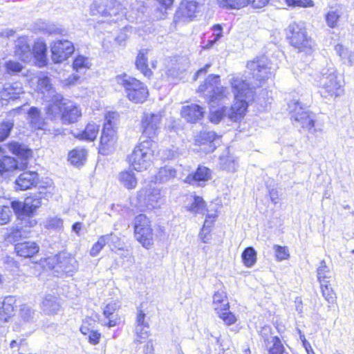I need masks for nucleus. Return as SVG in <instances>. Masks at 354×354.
I'll list each match as a JSON object with an SVG mask.
<instances>
[{"mask_svg": "<svg viewBox=\"0 0 354 354\" xmlns=\"http://www.w3.org/2000/svg\"><path fill=\"white\" fill-rule=\"evenodd\" d=\"M229 82L234 99L231 107H227V119L233 122H239L246 115L248 106L247 100L252 96L254 86L239 75H231Z\"/></svg>", "mask_w": 354, "mask_h": 354, "instance_id": "nucleus-1", "label": "nucleus"}, {"mask_svg": "<svg viewBox=\"0 0 354 354\" xmlns=\"http://www.w3.org/2000/svg\"><path fill=\"white\" fill-rule=\"evenodd\" d=\"M156 143L151 140H145L140 142L129 156V162L138 171L147 170L152 164Z\"/></svg>", "mask_w": 354, "mask_h": 354, "instance_id": "nucleus-2", "label": "nucleus"}, {"mask_svg": "<svg viewBox=\"0 0 354 354\" xmlns=\"http://www.w3.org/2000/svg\"><path fill=\"white\" fill-rule=\"evenodd\" d=\"M290 44L299 52L310 54L313 52L315 43L308 36L304 23L292 22L286 30Z\"/></svg>", "mask_w": 354, "mask_h": 354, "instance_id": "nucleus-3", "label": "nucleus"}, {"mask_svg": "<svg viewBox=\"0 0 354 354\" xmlns=\"http://www.w3.org/2000/svg\"><path fill=\"white\" fill-rule=\"evenodd\" d=\"M247 68L250 71L255 82L250 81L244 75H239L246 80L248 82L252 83V89L259 86L262 81L272 77L277 71V66L273 64L266 57H257L254 60L247 64Z\"/></svg>", "mask_w": 354, "mask_h": 354, "instance_id": "nucleus-4", "label": "nucleus"}, {"mask_svg": "<svg viewBox=\"0 0 354 354\" xmlns=\"http://www.w3.org/2000/svg\"><path fill=\"white\" fill-rule=\"evenodd\" d=\"M198 92L203 95L209 103H221L229 99L230 93L228 89L220 84L218 75H210L201 84Z\"/></svg>", "mask_w": 354, "mask_h": 354, "instance_id": "nucleus-5", "label": "nucleus"}, {"mask_svg": "<svg viewBox=\"0 0 354 354\" xmlns=\"http://www.w3.org/2000/svg\"><path fill=\"white\" fill-rule=\"evenodd\" d=\"M115 80L124 88L127 98L133 103H143L148 97V88L140 80L126 74L118 75Z\"/></svg>", "mask_w": 354, "mask_h": 354, "instance_id": "nucleus-6", "label": "nucleus"}, {"mask_svg": "<svg viewBox=\"0 0 354 354\" xmlns=\"http://www.w3.org/2000/svg\"><path fill=\"white\" fill-rule=\"evenodd\" d=\"M319 85L321 95L325 98H336L344 93V86L333 68L322 71Z\"/></svg>", "mask_w": 354, "mask_h": 354, "instance_id": "nucleus-7", "label": "nucleus"}, {"mask_svg": "<svg viewBox=\"0 0 354 354\" xmlns=\"http://www.w3.org/2000/svg\"><path fill=\"white\" fill-rule=\"evenodd\" d=\"M118 118L116 113H108L105 116V122L100 138L99 151L103 155H108L114 150L118 140L114 129Z\"/></svg>", "mask_w": 354, "mask_h": 354, "instance_id": "nucleus-8", "label": "nucleus"}, {"mask_svg": "<svg viewBox=\"0 0 354 354\" xmlns=\"http://www.w3.org/2000/svg\"><path fill=\"white\" fill-rule=\"evenodd\" d=\"M288 106L291 119L307 129L309 133L316 134L318 130L315 127V114L310 112L306 106H302L298 100L290 101Z\"/></svg>", "mask_w": 354, "mask_h": 354, "instance_id": "nucleus-9", "label": "nucleus"}, {"mask_svg": "<svg viewBox=\"0 0 354 354\" xmlns=\"http://www.w3.org/2000/svg\"><path fill=\"white\" fill-rule=\"evenodd\" d=\"M92 15L100 14L107 22H116L121 19L124 12L121 4L116 0H103L100 3H93L91 6Z\"/></svg>", "mask_w": 354, "mask_h": 354, "instance_id": "nucleus-10", "label": "nucleus"}, {"mask_svg": "<svg viewBox=\"0 0 354 354\" xmlns=\"http://www.w3.org/2000/svg\"><path fill=\"white\" fill-rule=\"evenodd\" d=\"M134 233L136 240L149 249L153 244V234L151 221L145 215L139 214L134 219Z\"/></svg>", "mask_w": 354, "mask_h": 354, "instance_id": "nucleus-11", "label": "nucleus"}, {"mask_svg": "<svg viewBox=\"0 0 354 354\" xmlns=\"http://www.w3.org/2000/svg\"><path fill=\"white\" fill-rule=\"evenodd\" d=\"M137 198L138 207L148 209L156 208L160 205L161 192L158 188L146 186L138 192Z\"/></svg>", "mask_w": 354, "mask_h": 354, "instance_id": "nucleus-12", "label": "nucleus"}, {"mask_svg": "<svg viewBox=\"0 0 354 354\" xmlns=\"http://www.w3.org/2000/svg\"><path fill=\"white\" fill-rule=\"evenodd\" d=\"M162 115L158 113H145L142 117L141 122L143 129V134L148 140H153L160 131Z\"/></svg>", "mask_w": 354, "mask_h": 354, "instance_id": "nucleus-13", "label": "nucleus"}, {"mask_svg": "<svg viewBox=\"0 0 354 354\" xmlns=\"http://www.w3.org/2000/svg\"><path fill=\"white\" fill-rule=\"evenodd\" d=\"M75 48L68 40H57L50 45L51 58L54 63H62L74 52Z\"/></svg>", "mask_w": 354, "mask_h": 354, "instance_id": "nucleus-14", "label": "nucleus"}, {"mask_svg": "<svg viewBox=\"0 0 354 354\" xmlns=\"http://www.w3.org/2000/svg\"><path fill=\"white\" fill-rule=\"evenodd\" d=\"M11 205L16 214L30 216L41 205V200L39 196H31L26 198L24 203L13 201Z\"/></svg>", "mask_w": 354, "mask_h": 354, "instance_id": "nucleus-15", "label": "nucleus"}, {"mask_svg": "<svg viewBox=\"0 0 354 354\" xmlns=\"http://www.w3.org/2000/svg\"><path fill=\"white\" fill-rule=\"evenodd\" d=\"M82 116V111L78 104L73 102L65 101L63 104V110L61 120L63 124H70L76 122Z\"/></svg>", "mask_w": 354, "mask_h": 354, "instance_id": "nucleus-16", "label": "nucleus"}, {"mask_svg": "<svg viewBox=\"0 0 354 354\" xmlns=\"http://www.w3.org/2000/svg\"><path fill=\"white\" fill-rule=\"evenodd\" d=\"M218 140L219 137L214 131H203L200 133L196 142L201 151L208 153L215 150L216 142Z\"/></svg>", "mask_w": 354, "mask_h": 354, "instance_id": "nucleus-17", "label": "nucleus"}, {"mask_svg": "<svg viewBox=\"0 0 354 354\" xmlns=\"http://www.w3.org/2000/svg\"><path fill=\"white\" fill-rule=\"evenodd\" d=\"M205 0H184L179 8L177 15L185 19L192 20L196 17L199 7L203 5Z\"/></svg>", "mask_w": 354, "mask_h": 354, "instance_id": "nucleus-18", "label": "nucleus"}, {"mask_svg": "<svg viewBox=\"0 0 354 354\" xmlns=\"http://www.w3.org/2000/svg\"><path fill=\"white\" fill-rule=\"evenodd\" d=\"M22 84L19 82L5 84L0 89V100L8 101L20 97L24 94Z\"/></svg>", "mask_w": 354, "mask_h": 354, "instance_id": "nucleus-19", "label": "nucleus"}, {"mask_svg": "<svg viewBox=\"0 0 354 354\" xmlns=\"http://www.w3.org/2000/svg\"><path fill=\"white\" fill-rule=\"evenodd\" d=\"M204 113L205 109L196 104L183 106L180 111L181 116L191 123H195L201 120Z\"/></svg>", "mask_w": 354, "mask_h": 354, "instance_id": "nucleus-20", "label": "nucleus"}, {"mask_svg": "<svg viewBox=\"0 0 354 354\" xmlns=\"http://www.w3.org/2000/svg\"><path fill=\"white\" fill-rule=\"evenodd\" d=\"M120 308L118 301H111L106 305L103 310V315L107 319L104 324L109 328L114 327L120 323V317L118 315L117 311Z\"/></svg>", "mask_w": 354, "mask_h": 354, "instance_id": "nucleus-21", "label": "nucleus"}, {"mask_svg": "<svg viewBox=\"0 0 354 354\" xmlns=\"http://www.w3.org/2000/svg\"><path fill=\"white\" fill-rule=\"evenodd\" d=\"M15 54L24 62L30 61L32 50L27 37H21L15 41Z\"/></svg>", "mask_w": 354, "mask_h": 354, "instance_id": "nucleus-22", "label": "nucleus"}, {"mask_svg": "<svg viewBox=\"0 0 354 354\" xmlns=\"http://www.w3.org/2000/svg\"><path fill=\"white\" fill-rule=\"evenodd\" d=\"M211 178V171L205 167H199L194 174H189L185 179V183L189 184H197L201 186V183L209 180Z\"/></svg>", "mask_w": 354, "mask_h": 354, "instance_id": "nucleus-23", "label": "nucleus"}, {"mask_svg": "<svg viewBox=\"0 0 354 354\" xmlns=\"http://www.w3.org/2000/svg\"><path fill=\"white\" fill-rule=\"evenodd\" d=\"M100 131V125L94 123L89 122L82 131H73V136L81 140L93 141Z\"/></svg>", "mask_w": 354, "mask_h": 354, "instance_id": "nucleus-24", "label": "nucleus"}, {"mask_svg": "<svg viewBox=\"0 0 354 354\" xmlns=\"http://www.w3.org/2000/svg\"><path fill=\"white\" fill-rule=\"evenodd\" d=\"M117 178L120 185L127 189H133L138 185V178L131 169L122 171L118 174Z\"/></svg>", "mask_w": 354, "mask_h": 354, "instance_id": "nucleus-25", "label": "nucleus"}, {"mask_svg": "<svg viewBox=\"0 0 354 354\" xmlns=\"http://www.w3.org/2000/svg\"><path fill=\"white\" fill-rule=\"evenodd\" d=\"M38 182V174L35 171H26L19 175L16 185L21 190H26L35 186Z\"/></svg>", "mask_w": 354, "mask_h": 354, "instance_id": "nucleus-26", "label": "nucleus"}, {"mask_svg": "<svg viewBox=\"0 0 354 354\" xmlns=\"http://www.w3.org/2000/svg\"><path fill=\"white\" fill-rule=\"evenodd\" d=\"M50 97H53V100L46 108V113L50 118L54 119L62 113L63 104L65 101L62 95L57 93Z\"/></svg>", "mask_w": 354, "mask_h": 354, "instance_id": "nucleus-27", "label": "nucleus"}, {"mask_svg": "<svg viewBox=\"0 0 354 354\" xmlns=\"http://www.w3.org/2000/svg\"><path fill=\"white\" fill-rule=\"evenodd\" d=\"M15 249L19 256L29 258L38 252L39 246L35 242L26 241L16 244Z\"/></svg>", "mask_w": 354, "mask_h": 354, "instance_id": "nucleus-28", "label": "nucleus"}, {"mask_svg": "<svg viewBox=\"0 0 354 354\" xmlns=\"http://www.w3.org/2000/svg\"><path fill=\"white\" fill-rule=\"evenodd\" d=\"M32 54L37 60V64L39 67H43L46 65L47 62L46 44L43 40L38 39L35 43L32 52Z\"/></svg>", "mask_w": 354, "mask_h": 354, "instance_id": "nucleus-29", "label": "nucleus"}, {"mask_svg": "<svg viewBox=\"0 0 354 354\" xmlns=\"http://www.w3.org/2000/svg\"><path fill=\"white\" fill-rule=\"evenodd\" d=\"M224 118H227V106H210L208 114V119L210 122L217 124Z\"/></svg>", "mask_w": 354, "mask_h": 354, "instance_id": "nucleus-30", "label": "nucleus"}, {"mask_svg": "<svg viewBox=\"0 0 354 354\" xmlns=\"http://www.w3.org/2000/svg\"><path fill=\"white\" fill-rule=\"evenodd\" d=\"M176 176V171L171 166L160 167L157 174L154 176L155 183H163L174 178Z\"/></svg>", "mask_w": 354, "mask_h": 354, "instance_id": "nucleus-31", "label": "nucleus"}, {"mask_svg": "<svg viewBox=\"0 0 354 354\" xmlns=\"http://www.w3.org/2000/svg\"><path fill=\"white\" fill-rule=\"evenodd\" d=\"M342 15V9L340 6L332 7L325 15V20L327 26L335 28L338 26V21Z\"/></svg>", "mask_w": 354, "mask_h": 354, "instance_id": "nucleus-32", "label": "nucleus"}, {"mask_svg": "<svg viewBox=\"0 0 354 354\" xmlns=\"http://www.w3.org/2000/svg\"><path fill=\"white\" fill-rule=\"evenodd\" d=\"M41 309L46 315H53L58 312L59 304L55 297L48 295L42 301Z\"/></svg>", "mask_w": 354, "mask_h": 354, "instance_id": "nucleus-33", "label": "nucleus"}, {"mask_svg": "<svg viewBox=\"0 0 354 354\" xmlns=\"http://www.w3.org/2000/svg\"><path fill=\"white\" fill-rule=\"evenodd\" d=\"M19 169L17 160L10 156H4L0 160V174L3 176Z\"/></svg>", "mask_w": 354, "mask_h": 354, "instance_id": "nucleus-34", "label": "nucleus"}, {"mask_svg": "<svg viewBox=\"0 0 354 354\" xmlns=\"http://www.w3.org/2000/svg\"><path fill=\"white\" fill-rule=\"evenodd\" d=\"M317 278L320 285L330 283L332 272L324 260L319 263L317 268Z\"/></svg>", "mask_w": 354, "mask_h": 354, "instance_id": "nucleus-35", "label": "nucleus"}, {"mask_svg": "<svg viewBox=\"0 0 354 354\" xmlns=\"http://www.w3.org/2000/svg\"><path fill=\"white\" fill-rule=\"evenodd\" d=\"M213 307L216 313L220 310L230 308L229 302L225 291L218 290L213 295Z\"/></svg>", "mask_w": 354, "mask_h": 354, "instance_id": "nucleus-36", "label": "nucleus"}, {"mask_svg": "<svg viewBox=\"0 0 354 354\" xmlns=\"http://www.w3.org/2000/svg\"><path fill=\"white\" fill-rule=\"evenodd\" d=\"M147 50H142L139 52L136 60V65L137 68L145 76L150 77L152 74L151 71L148 68L147 64Z\"/></svg>", "mask_w": 354, "mask_h": 354, "instance_id": "nucleus-37", "label": "nucleus"}, {"mask_svg": "<svg viewBox=\"0 0 354 354\" xmlns=\"http://www.w3.org/2000/svg\"><path fill=\"white\" fill-rule=\"evenodd\" d=\"M251 0H216L219 7L227 10H240L250 4Z\"/></svg>", "mask_w": 354, "mask_h": 354, "instance_id": "nucleus-38", "label": "nucleus"}, {"mask_svg": "<svg viewBox=\"0 0 354 354\" xmlns=\"http://www.w3.org/2000/svg\"><path fill=\"white\" fill-rule=\"evenodd\" d=\"M87 152L84 149L77 148L68 153V160L75 166L82 165L86 160Z\"/></svg>", "mask_w": 354, "mask_h": 354, "instance_id": "nucleus-39", "label": "nucleus"}, {"mask_svg": "<svg viewBox=\"0 0 354 354\" xmlns=\"http://www.w3.org/2000/svg\"><path fill=\"white\" fill-rule=\"evenodd\" d=\"M37 89L44 94L47 93L49 97L57 94L52 88L49 77L44 74H41L38 77Z\"/></svg>", "mask_w": 354, "mask_h": 354, "instance_id": "nucleus-40", "label": "nucleus"}, {"mask_svg": "<svg viewBox=\"0 0 354 354\" xmlns=\"http://www.w3.org/2000/svg\"><path fill=\"white\" fill-rule=\"evenodd\" d=\"M241 258L244 266L251 268L257 262V252L252 247H248L243 252Z\"/></svg>", "mask_w": 354, "mask_h": 354, "instance_id": "nucleus-41", "label": "nucleus"}, {"mask_svg": "<svg viewBox=\"0 0 354 354\" xmlns=\"http://www.w3.org/2000/svg\"><path fill=\"white\" fill-rule=\"evenodd\" d=\"M187 210L194 214H205L207 212L205 208V202L200 196H195L192 203L186 207Z\"/></svg>", "mask_w": 354, "mask_h": 354, "instance_id": "nucleus-42", "label": "nucleus"}, {"mask_svg": "<svg viewBox=\"0 0 354 354\" xmlns=\"http://www.w3.org/2000/svg\"><path fill=\"white\" fill-rule=\"evenodd\" d=\"M28 117L32 127L35 129H41L44 125V120L40 116L39 110L37 108L32 107L28 112Z\"/></svg>", "mask_w": 354, "mask_h": 354, "instance_id": "nucleus-43", "label": "nucleus"}, {"mask_svg": "<svg viewBox=\"0 0 354 354\" xmlns=\"http://www.w3.org/2000/svg\"><path fill=\"white\" fill-rule=\"evenodd\" d=\"M10 151L27 159L31 156V151L22 147L18 142H11L8 145Z\"/></svg>", "mask_w": 354, "mask_h": 354, "instance_id": "nucleus-44", "label": "nucleus"}, {"mask_svg": "<svg viewBox=\"0 0 354 354\" xmlns=\"http://www.w3.org/2000/svg\"><path fill=\"white\" fill-rule=\"evenodd\" d=\"M91 66V64L89 59L82 55L76 57L73 64L74 70L77 72L88 69Z\"/></svg>", "mask_w": 354, "mask_h": 354, "instance_id": "nucleus-45", "label": "nucleus"}, {"mask_svg": "<svg viewBox=\"0 0 354 354\" xmlns=\"http://www.w3.org/2000/svg\"><path fill=\"white\" fill-rule=\"evenodd\" d=\"M322 296L329 303L333 304L335 301V292L330 287V283L320 285Z\"/></svg>", "mask_w": 354, "mask_h": 354, "instance_id": "nucleus-46", "label": "nucleus"}, {"mask_svg": "<svg viewBox=\"0 0 354 354\" xmlns=\"http://www.w3.org/2000/svg\"><path fill=\"white\" fill-rule=\"evenodd\" d=\"M111 238L109 236H101L97 242L93 244L92 248L90 250V255L91 257H96L100 252L102 250V248L104 247V245L109 243V239Z\"/></svg>", "mask_w": 354, "mask_h": 354, "instance_id": "nucleus-47", "label": "nucleus"}, {"mask_svg": "<svg viewBox=\"0 0 354 354\" xmlns=\"http://www.w3.org/2000/svg\"><path fill=\"white\" fill-rule=\"evenodd\" d=\"M19 315L24 323H28L34 320L35 312L31 307L27 305H23L21 307Z\"/></svg>", "mask_w": 354, "mask_h": 354, "instance_id": "nucleus-48", "label": "nucleus"}, {"mask_svg": "<svg viewBox=\"0 0 354 354\" xmlns=\"http://www.w3.org/2000/svg\"><path fill=\"white\" fill-rule=\"evenodd\" d=\"M221 167L223 169L228 171H235L237 168V163L232 156H223L220 158Z\"/></svg>", "mask_w": 354, "mask_h": 354, "instance_id": "nucleus-49", "label": "nucleus"}, {"mask_svg": "<svg viewBox=\"0 0 354 354\" xmlns=\"http://www.w3.org/2000/svg\"><path fill=\"white\" fill-rule=\"evenodd\" d=\"M13 126L12 120H6L0 124V142L8 138Z\"/></svg>", "mask_w": 354, "mask_h": 354, "instance_id": "nucleus-50", "label": "nucleus"}, {"mask_svg": "<svg viewBox=\"0 0 354 354\" xmlns=\"http://www.w3.org/2000/svg\"><path fill=\"white\" fill-rule=\"evenodd\" d=\"M271 343L272 346H270L268 349L269 354H283L285 349L281 344L280 339L277 337H271Z\"/></svg>", "mask_w": 354, "mask_h": 354, "instance_id": "nucleus-51", "label": "nucleus"}, {"mask_svg": "<svg viewBox=\"0 0 354 354\" xmlns=\"http://www.w3.org/2000/svg\"><path fill=\"white\" fill-rule=\"evenodd\" d=\"M12 206H0V225H5L10 221L12 216Z\"/></svg>", "mask_w": 354, "mask_h": 354, "instance_id": "nucleus-52", "label": "nucleus"}, {"mask_svg": "<svg viewBox=\"0 0 354 354\" xmlns=\"http://www.w3.org/2000/svg\"><path fill=\"white\" fill-rule=\"evenodd\" d=\"M216 314L227 325L233 324L236 321V317L233 313L229 311V308L220 310L216 312Z\"/></svg>", "mask_w": 354, "mask_h": 354, "instance_id": "nucleus-53", "label": "nucleus"}, {"mask_svg": "<svg viewBox=\"0 0 354 354\" xmlns=\"http://www.w3.org/2000/svg\"><path fill=\"white\" fill-rule=\"evenodd\" d=\"M273 249L277 261H281L289 258L290 254L287 247L274 245Z\"/></svg>", "mask_w": 354, "mask_h": 354, "instance_id": "nucleus-54", "label": "nucleus"}, {"mask_svg": "<svg viewBox=\"0 0 354 354\" xmlns=\"http://www.w3.org/2000/svg\"><path fill=\"white\" fill-rule=\"evenodd\" d=\"M75 261L73 259H64L63 261H59L58 263V268L65 273H70L75 268Z\"/></svg>", "mask_w": 354, "mask_h": 354, "instance_id": "nucleus-55", "label": "nucleus"}, {"mask_svg": "<svg viewBox=\"0 0 354 354\" xmlns=\"http://www.w3.org/2000/svg\"><path fill=\"white\" fill-rule=\"evenodd\" d=\"M149 326L148 327H145V326H136V341L137 342L141 343L144 339L147 338L149 335Z\"/></svg>", "mask_w": 354, "mask_h": 354, "instance_id": "nucleus-56", "label": "nucleus"}, {"mask_svg": "<svg viewBox=\"0 0 354 354\" xmlns=\"http://www.w3.org/2000/svg\"><path fill=\"white\" fill-rule=\"evenodd\" d=\"M6 68L10 74H15L21 71L22 66L20 63L15 61H8L6 62Z\"/></svg>", "mask_w": 354, "mask_h": 354, "instance_id": "nucleus-57", "label": "nucleus"}, {"mask_svg": "<svg viewBox=\"0 0 354 354\" xmlns=\"http://www.w3.org/2000/svg\"><path fill=\"white\" fill-rule=\"evenodd\" d=\"M46 227L52 229H60L63 226V221L57 216L48 218L45 224Z\"/></svg>", "mask_w": 354, "mask_h": 354, "instance_id": "nucleus-58", "label": "nucleus"}, {"mask_svg": "<svg viewBox=\"0 0 354 354\" xmlns=\"http://www.w3.org/2000/svg\"><path fill=\"white\" fill-rule=\"evenodd\" d=\"M91 320L88 319H86L85 321L83 322V324H82L80 330L84 335H86L89 337L92 333L95 330L93 329V327L91 326V323H89Z\"/></svg>", "mask_w": 354, "mask_h": 354, "instance_id": "nucleus-59", "label": "nucleus"}, {"mask_svg": "<svg viewBox=\"0 0 354 354\" xmlns=\"http://www.w3.org/2000/svg\"><path fill=\"white\" fill-rule=\"evenodd\" d=\"M106 236H111L108 241L109 243L106 244H109L110 247H113L114 248L121 249L123 247V243L120 241V239L115 234H106Z\"/></svg>", "mask_w": 354, "mask_h": 354, "instance_id": "nucleus-60", "label": "nucleus"}, {"mask_svg": "<svg viewBox=\"0 0 354 354\" xmlns=\"http://www.w3.org/2000/svg\"><path fill=\"white\" fill-rule=\"evenodd\" d=\"M335 50L342 60L347 59L350 52L346 47L340 44H338L335 46Z\"/></svg>", "mask_w": 354, "mask_h": 354, "instance_id": "nucleus-61", "label": "nucleus"}, {"mask_svg": "<svg viewBox=\"0 0 354 354\" xmlns=\"http://www.w3.org/2000/svg\"><path fill=\"white\" fill-rule=\"evenodd\" d=\"M128 37L127 30L125 28L124 30H122L118 36L115 37V41L120 46L124 45Z\"/></svg>", "mask_w": 354, "mask_h": 354, "instance_id": "nucleus-62", "label": "nucleus"}, {"mask_svg": "<svg viewBox=\"0 0 354 354\" xmlns=\"http://www.w3.org/2000/svg\"><path fill=\"white\" fill-rule=\"evenodd\" d=\"M213 34L212 38L214 41H219L220 39L223 37V28L220 24H216L212 27Z\"/></svg>", "mask_w": 354, "mask_h": 354, "instance_id": "nucleus-63", "label": "nucleus"}, {"mask_svg": "<svg viewBox=\"0 0 354 354\" xmlns=\"http://www.w3.org/2000/svg\"><path fill=\"white\" fill-rule=\"evenodd\" d=\"M79 80L80 76L78 75L73 74L70 75L68 78L64 80L62 82V84H64V86H74L79 82Z\"/></svg>", "mask_w": 354, "mask_h": 354, "instance_id": "nucleus-64", "label": "nucleus"}]
</instances>
